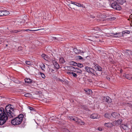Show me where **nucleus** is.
<instances>
[{
    "label": "nucleus",
    "instance_id": "f257e3e1",
    "mask_svg": "<svg viewBox=\"0 0 132 132\" xmlns=\"http://www.w3.org/2000/svg\"><path fill=\"white\" fill-rule=\"evenodd\" d=\"M12 106L11 104L6 106L5 110L3 108H0V125H2L6 122L8 117L10 118L16 116Z\"/></svg>",
    "mask_w": 132,
    "mask_h": 132
},
{
    "label": "nucleus",
    "instance_id": "f03ea898",
    "mask_svg": "<svg viewBox=\"0 0 132 132\" xmlns=\"http://www.w3.org/2000/svg\"><path fill=\"white\" fill-rule=\"evenodd\" d=\"M24 115L21 114L19 115L18 117L12 120L11 123L14 125H18L21 123L23 120Z\"/></svg>",
    "mask_w": 132,
    "mask_h": 132
},
{
    "label": "nucleus",
    "instance_id": "7ed1b4c3",
    "mask_svg": "<svg viewBox=\"0 0 132 132\" xmlns=\"http://www.w3.org/2000/svg\"><path fill=\"white\" fill-rule=\"evenodd\" d=\"M85 70L89 73L93 75H95V74L97 75L95 71L93 69L88 66L85 67Z\"/></svg>",
    "mask_w": 132,
    "mask_h": 132
},
{
    "label": "nucleus",
    "instance_id": "20e7f679",
    "mask_svg": "<svg viewBox=\"0 0 132 132\" xmlns=\"http://www.w3.org/2000/svg\"><path fill=\"white\" fill-rule=\"evenodd\" d=\"M117 2H115L112 3L111 6V7L114 9L117 10H121V8L119 5L117 3Z\"/></svg>",
    "mask_w": 132,
    "mask_h": 132
},
{
    "label": "nucleus",
    "instance_id": "39448f33",
    "mask_svg": "<svg viewBox=\"0 0 132 132\" xmlns=\"http://www.w3.org/2000/svg\"><path fill=\"white\" fill-rule=\"evenodd\" d=\"M93 64L94 65V67L96 70L95 71H96V72L97 71L101 72L102 71V69L101 67L95 62L93 63Z\"/></svg>",
    "mask_w": 132,
    "mask_h": 132
},
{
    "label": "nucleus",
    "instance_id": "423d86ee",
    "mask_svg": "<svg viewBox=\"0 0 132 132\" xmlns=\"http://www.w3.org/2000/svg\"><path fill=\"white\" fill-rule=\"evenodd\" d=\"M103 100L104 101H105L108 103H111L112 102V100L108 96L103 97Z\"/></svg>",
    "mask_w": 132,
    "mask_h": 132
},
{
    "label": "nucleus",
    "instance_id": "0eeeda50",
    "mask_svg": "<svg viewBox=\"0 0 132 132\" xmlns=\"http://www.w3.org/2000/svg\"><path fill=\"white\" fill-rule=\"evenodd\" d=\"M10 14L9 11H0V16L4 15H6Z\"/></svg>",
    "mask_w": 132,
    "mask_h": 132
},
{
    "label": "nucleus",
    "instance_id": "6e6552de",
    "mask_svg": "<svg viewBox=\"0 0 132 132\" xmlns=\"http://www.w3.org/2000/svg\"><path fill=\"white\" fill-rule=\"evenodd\" d=\"M73 51L77 54H79L81 53H84L83 51L77 49V48H74L73 49Z\"/></svg>",
    "mask_w": 132,
    "mask_h": 132
},
{
    "label": "nucleus",
    "instance_id": "1a4fd4ad",
    "mask_svg": "<svg viewBox=\"0 0 132 132\" xmlns=\"http://www.w3.org/2000/svg\"><path fill=\"white\" fill-rule=\"evenodd\" d=\"M100 116L97 113H93L90 116V118L92 119L99 118Z\"/></svg>",
    "mask_w": 132,
    "mask_h": 132
},
{
    "label": "nucleus",
    "instance_id": "9d476101",
    "mask_svg": "<svg viewBox=\"0 0 132 132\" xmlns=\"http://www.w3.org/2000/svg\"><path fill=\"white\" fill-rule=\"evenodd\" d=\"M52 62L55 68L57 69H59L60 68L59 65L57 62L55 60L52 61Z\"/></svg>",
    "mask_w": 132,
    "mask_h": 132
},
{
    "label": "nucleus",
    "instance_id": "9b49d317",
    "mask_svg": "<svg viewBox=\"0 0 132 132\" xmlns=\"http://www.w3.org/2000/svg\"><path fill=\"white\" fill-rule=\"evenodd\" d=\"M111 34H112L114 35H117V37H118V38L120 37H122L123 36V35L122 33H121V32H116V33H111Z\"/></svg>",
    "mask_w": 132,
    "mask_h": 132
},
{
    "label": "nucleus",
    "instance_id": "f8f14e48",
    "mask_svg": "<svg viewBox=\"0 0 132 132\" xmlns=\"http://www.w3.org/2000/svg\"><path fill=\"white\" fill-rule=\"evenodd\" d=\"M76 122L77 124L81 125H84L85 124V123L84 122L82 121L80 119H79L78 118Z\"/></svg>",
    "mask_w": 132,
    "mask_h": 132
},
{
    "label": "nucleus",
    "instance_id": "ddd939ff",
    "mask_svg": "<svg viewBox=\"0 0 132 132\" xmlns=\"http://www.w3.org/2000/svg\"><path fill=\"white\" fill-rule=\"evenodd\" d=\"M68 118L70 120H73L76 122L77 117L74 116H69L68 117Z\"/></svg>",
    "mask_w": 132,
    "mask_h": 132
},
{
    "label": "nucleus",
    "instance_id": "4468645a",
    "mask_svg": "<svg viewBox=\"0 0 132 132\" xmlns=\"http://www.w3.org/2000/svg\"><path fill=\"white\" fill-rule=\"evenodd\" d=\"M67 73V74L69 75H72V76L75 78H77V74L74 73L73 72L71 71L68 72ZM71 75L72 76V75Z\"/></svg>",
    "mask_w": 132,
    "mask_h": 132
},
{
    "label": "nucleus",
    "instance_id": "2eb2a0df",
    "mask_svg": "<svg viewBox=\"0 0 132 132\" xmlns=\"http://www.w3.org/2000/svg\"><path fill=\"white\" fill-rule=\"evenodd\" d=\"M92 38L91 39H88L92 41L98 42V40L97 39L98 37L95 36H92Z\"/></svg>",
    "mask_w": 132,
    "mask_h": 132
},
{
    "label": "nucleus",
    "instance_id": "dca6fc26",
    "mask_svg": "<svg viewBox=\"0 0 132 132\" xmlns=\"http://www.w3.org/2000/svg\"><path fill=\"white\" fill-rule=\"evenodd\" d=\"M75 72H76L79 73V74H81L82 72L81 69L77 68H75Z\"/></svg>",
    "mask_w": 132,
    "mask_h": 132
},
{
    "label": "nucleus",
    "instance_id": "f3484780",
    "mask_svg": "<svg viewBox=\"0 0 132 132\" xmlns=\"http://www.w3.org/2000/svg\"><path fill=\"white\" fill-rule=\"evenodd\" d=\"M84 91L86 93V94L90 95L92 94V90L90 89H84Z\"/></svg>",
    "mask_w": 132,
    "mask_h": 132
},
{
    "label": "nucleus",
    "instance_id": "a211bd4d",
    "mask_svg": "<svg viewBox=\"0 0 132 132\" xmlns=\"http://www.w3.org/2000/svg\"><path fill=\"white\" fill-rule=\"evenodd\" d=\"M124 76H125L126 78L129 80H130L132 79V76L131 75L126 74H125V75H124Z\"/></svg>",
    "mask_w": 132,
    "mask_h": 132
},
{
    "label": "nucleus",
    "instance_id": "6ab92c4d",
    "mask_svg": "<svg viewBox=\"0 0 132 132\" xmlns=\"http://www.w3.org/2000/svg\"><path fill=\"white\" fill-rule=\"evenodd\" d=\"M42 56L46 60H47L48 59V57L45 54H43L42 55Z\"/></svg>",
    "mask_w": 132,
    "mask_h": 132
},
{
    "label": "nucleus",
    "instance_id": "aec40b11",
    "mask_svg": "<svg viewBox=\"0 0 132 132\" xmlns=\"http://www.w3.org/2000/svg\"><path fill=\"white\" fill-rule=\"evenodd\" d=\"M121 128H122L124 129H126L128 127L127 125L123 124H120Z\"/></svg>",
    "mask_w": 132,
    "mask_h": 132
},
{
    "label": "nucleus",
    "instance_id": "412c9836",
    "mask_svg": "<svg viewBox=\"0 0 132 132\" xmlns=\"http://www.w3.org/2000/svg\"><path fill=\"white\" fill-rule=\"evenodd\" d=\"M24 80L26 82L30 84L32 82V80L30 79L26 78L24 79Z\"/></svg>",
    "mask_w": 132,
    "mask_h": 132
},
{
    "label": "nucleus",
    "instance_id": "4be33fe9",
    "mask_svg": "<svg viewBox=\"0 0 132 132\" xmlns=\"http://www.w3.org/2000/svg\"><path fill=\"white\" fill-rule=\"evenodd\" d=\"M118 113L116 112H113L112 113L111 115L113 117L116 118L118 117Z\"/></svg>",
    "mask_w": 132,
    "mask_h": 132
},
{
    "label": "nucleus",
    "instance_id": "5701e85b",
    "mask_svg": "<svg viewBox=\"0 0 132 132\" xmlns=\"http://www.w3.org/2000/svg\"><path fill=\"white\" fill-rule=\"evenodd\" d=\"M105 126L108 127H111L112 126V123H105L104 124Z\"/></svg>",
    "mask_w": 132,
    "mask_h": 132
},
{
    "label": "nucleus",
    "instance_id": "b1692460",
    "mask_svg": "<svg viewBox=\"0 0 132 132\" xmlns=\"http://www.w3.org/2000/svg\"><path fill=\"white\" fill-rule=\"evenodd\" d=\"M43 29H36V30L27 29V30H25V31H26L28 32H30L29 31H38V30L41 31Z\"/></svg>",
    "mask_w": 132,
    "mask_h": 132
},
{
    "label": "nucleus",
    "instance_id": "393cba45",
    "mask_svg": "<svg viewBox=\"0 0 132 132\" xmlns=\"http://www.w3.org/2000/svg\"><path fill=\"white\" fill-rule=\"evenodd\" d=\"M59 62L60 63L63 64L65 62L64 59L63 57L60 58Z\"/></svg>",
    "mask_w": 132,
    "mask_h": 132
},
{
    "label": "nucleus",
    "instance_id": "a878e982",
    "mask_svg": "<svg viewBox=\"0 0 132 132\" xmlns=\"http://www.w3.org/2000/svg\"><path fill=\"white\" fill-rule=\"evenodd\" d=\"M31 85H32L34 86H36L37 84L36 81L32 80V82H31V83L30 84Z\"/></svg>",
    "mask_w": 132,
    "mask_h": 132
},
{
    "label": "nucleus",
    "instance_id": "bb28decb",
    "mask_svg": "<svg viewBox=\"0 0 132 132\" xmlns=\"http://www.w3.org/2000/svg\"><path fill=\"white\" fill-rule=\"evenodd\" d=\"M70 64L71 65L76 66H77V63H76L74 61H72L70 62Z\"/></svg>",
    "mask_w": 132,
    "mask_h": 132
},
{
    "label": "nucleus",
    "instance_id": "cd10ccee",
    "mask_svg": "<svg viewBox=\"0 0 132 132\" xmlns=\"http://www.w3.org/2000/svg\"><path fill=\"white\" fill-rule=\"evenodd\" d=\"M78 7H82L83 8H85V7L84 6V5L83 4H81L79 3H77V4L76 5Z\"/></svg>",
    "mask_w": 132,
    "mask_h": 132
},
{
    "label": "nucleus",
    "instance_id": "c85d7f7f",
    "mask_svg": "<svg viewBox=\"0 0 132 132\" xmlns=\"http://www.w3.org/2000/svg\"><path fill=\"white\" fill-rule=\"evenodd\" d=\"M20 31H21L19 30H11L10 31V32L11 33H16L18 32H20Z\"/></svg>",
    "mask_w": 132,
    "mask_h": 132
},
{
    "label": "nucleus",
    "instance_id": "c756f323",
    "mask_svg": "<svg viewBox=\"0 0 132 132\" xmlns=\"http://www.w3.org/2000/svg\"><path fill=\"white\" fill-rule=\"evenodd\" d=\"M130 33V32L128 30L123 31H122V33L123 35L125 34H129Z\"/></svg>",
    "mask_w": 132,
    "mask_h": 132
},
{
    "label": "nucleus",
    "instance_id": "7c9ffc66",
    "mask_svg": "<svg viewBox=\"0 0 132 132\" xmlns=\"http://www.w3.org/2000/svg\"><path fill=\"white\" fill-rule=\"evenodd\" d=\"M122 119H119L118 120L116 121L115 122L116 123H117L118 124H120L122 122Z\"/></svg>",
    "mask_w": 132,
    "mask_h": 132
},
{
    "label": "nucleus",
    "instance_id": "2f4dec72",
    "mask_svg": "<svg viewBox=\"0 0 132 132\" xmlns=\"http://www.w3.org/2000/svg\"><path fill=\"white\" fill-rule=\"evenodd\" d=\"M77 66L80 68H81L83 66L82 64L80 63H77Z\"/></svg>",
    "mask_w": 132,
    "mask_h": 132
},
{
    "label": "nucleus",
    "instance_id": "473e14b6",
    "mask_svg": "<svg viewBox=\"0 0 132 132\" xmlns=\"http://www.w3.org/2000/svg\"><path fill=\"white\" fill-rule=\"evenodd\" d=\"M45 65L44 64H42L41 65V68L42 70L44 71V70L45 69Z\"/></svg>",
    "mask_w": 132,
    "mask_h": 132
},
{
    "label": "nucleus",
    "instance_id": "72a5a7b5",
    "mask_svg": "<svg viewBox=\"0 0 132 132\" xmlns=\"http://www.w3.org/2000/svg\"><path fill=\"white\" fill-rule=\"evenodd\" d=\"M68 67L70 70L71 71H73V70L75 69V68L72 66H70Z\"/></svg>",
    "mask_w": 132,
    "mask_h": 132
},
{
    "label": "nucleus",
    "instance_id": "f704fd0d",
    "mask_svg": "<svg viewBox=\"0 0 132 132\" xmlns=\"http://www.w3.org/2000/svg\"><path fill=\"white\" fill-rule=\"evenodd\" d=\"M104 117L106 118H108L110 117V115L108 113H106L104 115Z\"/></svg>",
    "mask_w": 132,
    "mask_h": 132
},
{
    "label": "nucleus",
    "instance_id": "c9c22d12",
    "mask_svg": "<svg viewBox=\"0 0 132 132\" xmlns=\"http://www.w3.org/2000/svg\"><path fill=\"white\" fill-rule=\"evenodd\" d=\"M26 63L27 65H30L31 64V62L29 61H26Z\"/></svg>",
    "mask_w": 132,
    "mask_h": 132
},
{
    "label": "nucleus",
    "instance_id": "e433bc0d",
    "mask_svg": "<svg viewBox=\"0 0 132 132\" xmlns=\"http://www.w3.org/2000/svg\"><path fill=\"white\" fill-rule=\"evenodd\" d=\"M40 74L41 75L42 77L43 78H44L45 77V75L43 73L40 72Z\"/></svg>",
    "mask_w": 132,
    "mask_h": 132
},
{
    "label": "nucleus",
    "instance_id": "4c0bfd02",
    "mask_svg": "<svg viewBox=\"0 0 132 132\" xmlns=\"http://www.w3.org/2000/svg\"><path fill=\"white\" fill-rule=\"evenodd\" d=\"M63 131L64 132H70L68 129L66 128L63 129Z\"/></svg>",
    "mask_w": 132,
    "mask_h": 132
},
{
    "label": "nucleus",
    "instance_id": "58836bf2",
    "mask_svg": "<svg viewBox=\"0 0 132 132\" xmlns=\"http://www.w3.org/2000/svg\"><path fill=\"white\" fill-rule=\"evenodd\" d=\"M28 108L31 111H35V109L31 107L28 106Z\"/></svg>",
    "mask_w": 132,
    "mask_h": 132
},
{
    "label": "nucleus",
    "instance_id": "ea45409f",
    "mask_svg": "<svg viewBox=\"0 0 132 132\" xmlns=\"http://www.w3.org/2000/svg\"><path fill=\"white\" fill-rule=\"evenodd\" d=\"M30 93H28L24 94V96L27 97H29L30 96Z\"/></svg>",
    "mask_w": 132,
    "mask_h": 132
},
{
    "label": "nucleus",
    "instance_id": "a19ab883",
    "mask_svg": "<svg viewBox=\"0 0 132 132\" xmlns=\"http://www.w3.org/2000/svg\"><path fill=\"white\" fill-rule=\"evenodd\" d=\"M70 2H71V4H72L74 5H76V4H77V2H73V1H71Z\"/></svg>",
    "mask_w": 132,
    "mask_h": 132
},
{
    "label": "nucleus",
    "instance_id": "79ce46f5",
    "mask_svg": "<svg viewBox=\"0 0 132 132\" xmlns=\"http://www.w3.org/2000/svg\"><path fill=\"white\" fill-rule=\"evenodd\" d=\"M127 104L128 106L132 108V104H131L130 103H127Z\"/></svg>",
    "mask_w": 132,
    "mask_h": 132
},
{
    "label": "nucleus",
    "instance_id": "37998d69",
    "mask_svg": "<svg viewBox=\"0 0 132 132\" xmlns=\"http://www.w3.org/2000/svg\"><path fill=\"white\" fill-rule=\"evenodd\" d=\"M77 58L79 59L80 60H82L83 59L82 57L81 56H77Z\"/></svg>",
    "mask_w": 132,
    "mask_h": 132
},
{
    "label": "nucleus",
    "instance_id": "c03bdc74",
    "mask_svg": "<svg viewBox=\"0 0 132 132\" xmlns=\"http://www.w3.org/2000/svg\"><path fill=\"white\" fill-rule=\"evenodd\" d=\"M98 129L100 131H102V129L101 127H98Z\"/></svg>",
    "mask_w": 132,
    "mask_h": 132
},
{
    "label": "nucleus",
    "instance_id": "a18cd8bd",
    "mask_svg": "<svg viewBox=\"0 0 132 132\" xmlns=\"http://www.w3.org/2000/svg\"><path fill=\"white\" fill-rule=\"evenodd\" d=\"M129 17L131 19H132V14L130 15Z\"/></svg>",
    "mask_w": 132,
    "mask_h": 132
},
{
    "label": "nucleus",
    "instance_id": "49530a36",
    "mask_svg": "<svg viewBox=\"0 0 132 132\" xmlns=\"http://www.w3.org/2000/svg\"><path fill=\"white\" fill-rule=\"evenodd\" d=\"M115 19V18L114 17H113L112 18H111V20H114V19Z\"/></svg>",
    "mask_w": 132,
    "mask_h": 132
},
{
    "label": "nucleus",
    "instance_id": "de8ad7c7",
    "mask_svg": "<svg viewBox=\"0 0 132 132\" xmlns=\"http://www.w3.org/2000/svg\"><path fill=\"white\" fill-rule=\"evenodd\" d=\"M115 36H114V37H116V38H118V37H117V35H115Z\"/></svg>",
    "mask_w": 132,
    "mask_h": 132
},
{
    "label": "nucleus",
    "instance_id": "09e8293b",
    "mask_svg": "<svg viewBox=\"0 0 132 132\" xmlns=\"http://www.w3.org/2000/svg\"><path fill=\"white\" fill-rule=\"evenodd\" d=\"M70 102H71V101H72L73 102H74V100H73L72 99H71L70 100Z\"/></svg>",
    "mask_w": 132,
    "mask_h": 132
},
{
    "label": "nucleus",
    "instance_id": "8fccbe9b",
    "mask_svg": "<svg viewBox=\"0 0 132 132\" xmlns=\"http://www.w3.org/2000/svg\"><path fill=\"white\" fill-rule=\"evenodd\" d=\"M23 127H24V126H25L26 124H25L24 123H23Z\"/></svg>",
    "mask_w": 132,
    "mask_h": 132
},
{
    "label": "nucleus",
    "instance_id": "3c124183",
    "mask_svg": "<svg viewBox=\"0 0 132 132\" xmlns=\"http://www.w3.org/2000/svg\"><path fill=\"white\" fill-rule=\"evenodd\" d=\"M91 17H92V18H95V17L94 16L92 15Z\"/></svg>",
    "mask_w": 132,
    "mask_h": 132
},
{
    "label": "nucleus",
    "instance_id": "603ef678",
    "mask_svg": "<svg viewBox=\"0 0 132 132\" xmlns=\"http://www.w3.org/2000/svg\"><path fill=\"white\" fill-rule=\"evenodd\" d=\"M53 39H56L57 38L56 37H53Z\"/></svg>",
    "mask_w": 132,
    "mask_h": 132
},
{
    "label": "nucleus",
    "instance_id": "864d4df0",
    "mask_svg": "<svg viewBox=\"0 0 132 132\" xmlns=\"http://www.w3.org/2000/svg\"><path fill=\"white\" fill-rule=\"evenodd\" d=\"M108 79V80H110V78H107Z\"/></svg>",
    "mask_w": 132,
    "mask_h": 132
},
{
    "label": "nucleus",
    "instance_id": "5fc2aeb1",
    "mask_svg": "<svg viewBox=\"0 0 132 132\" xmlns=\"http://www.w3.org/2000/svg\"><path fill=\"white\" fill-rule=\"evenodd\" d=\"M61 81L62 82H64V81L63 80H61Z\"/></svg>",
    "mask_w": 132,
    "mask_h": 132
},
{
    "label": "nucleus",
    "instance_id": "6e6d98bb",
    "mask_svg": "<svg viewBox=\"0 0 132 132\" xmlns=\"http://www.w3.org/2000/svg\"><path fill=\"white\" fill-rule=\"evenodd\" d=\"M95 0L97 1H100L101 0Z\"/></svg>",
    "mask_w": 132,
    "mask_h": 132
},
{
    "label": "nucleus",
    "instance_id": "4d7b16f0",
    "mask_svg": "<svg viewBox=\"0 0 132 132\" xmlns=\"http://www.w3.org/2000/svg\"><path fill=\"white\" fill-rule=\"evenodd\" d=\"M68 5L69 7H70V8H71L70 6H70V4H69Z\"/></svg>",
    "mask_w": 132,
    "mask_h": 132
},
{
    "label": "nucleus",
    "instance_id": "13d9d810",
    "mask_svg": "<svg viewBox=\"0 0 132 132\" xmlns=\"http://www.w3.org/2000/svg\"><path fill=\"white\" fill-rule=\"evenodd\" d=\"M122 71V70H121V71Z\"/></svg>",
    "mask_w": 132,
    "mask_h": 132
},
{
    "label": "nucleus",
    "instance_id": "bf43d9fd",
    "mask_svg": "<svg viewBox=\"0 0 132 132\" xmlns=\"http://www.w3.org/2000/svg\"><path fill=\"white\" fill-rule=\"evenodd\" d=\"M89 82H91V81H89Z\"/></svg>",
    "mask_w": 132,
    "mask_h": 132
},
{
    "label": "nucleus",
    "instance_id": "052dcab7",
    "mask_svg": "<svg viewBox=\"0 0 132 132\" xmlns=\"http://www.w3.org/2000/svg\"><path fill=\"white\" fill-rule=\"evenodd\" d=\"M73 9H75V8H72Z\"/></svg>",
    "mask_w": 132,
    "mask_h": 132
}]
</instances>
